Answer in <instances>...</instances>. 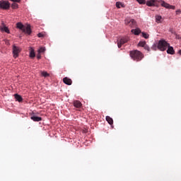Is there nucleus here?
Masks as SVG:
<instances>
[{
  "mask_svg": "<svg viewBox=\"0 0 181 181\" xmlns=\"http://www.w3.org/2000/svg\"><path fill=\"white\" fill-rule=\"evenodd\" d=\"M129 56L134 62H141L144 57V54L138 49L130 51Z\"/></svg>",
  "mask_w": 181,
  "mask_h": 181,
  "instance_id": "nucleus-1",
  "label": "nucleus"
},
{
  "mask_svg": "<svg viewBox=\"0 0 181 181\" xmlns=\"http://www.w3.org/2000/svg\"><path fill=\"white\" fill-rule=\"evenodd\" d=\"M16 28L17 29H20V30H22L23 33H26L27 35H30V33H32L30 25H27V26H25L22 23H17Z\"/></svg>",
  "mask_w": 181,
  "mask_h": 181,
  "instance_id": "nucleus-2",
  "label": "nucleus"
},
{
  "mask_svg": "<svg viewBox=\"0 0 181 181\" xmlns=\"http://www.w3.org/2000/svg\"><path fill=\"white\" fill-rule=\"evenodd\" d=\"M169 43L166 42L165 40H160L158 41V50H160V52H165L166 49H168V47L169 46Z\"/></svg>",
  "mask_w": 181,
  "mask_h": 181,
  "instance_id": "nucleus-3",
  "label": "nucleus"
},
{
  "mask_svg": "<svg viewBox=\"0 0 181 181\" xmlns=\"http://www.w3.org/2000/svg\"><path fill=\"white\" fill-rule=\"evenodd\" d=\"M0 8L1 9H8L11 8V4H9V1L1 0L0 1Z\"/></svg>",
  "mask_w": 181,
  "mask_h": 181,
  "instance_id": "nucleus-4",
  "label": "nucleus"
},
{
  "mask_svg": "<svg viewBox=\"0 0 181 181\" xmlns=\"http://www.w3.org/2000/svg\"><path fill=\"white\" fill-rule=\"evenodd\" d=\"M146 4L147 6H159L160 1L158 0H148Z\"/></svg>",
  "mask_w": 181,
  "mask_h": 181,
  "instance_id": "nucleus-5",
  "label": "nucleus"
},
{
  "mask_svg": "<svg viewBox=\"0 0 181 181\" xmlns=\"http://www.w3.org/2000/svg\"><path fill=\"white\" fill-rule=\"evenodd\" d=\"M125 25H127L128 26H130L131 28H134L135 25H136V22L135 20L132 18H126L125 21Z\"/></svg>",
  "mask_w": 181,
  "mask_h": 181,
  "instance_id": "nucleus-6",
  "label": "nucleus"
},
{
  "mask_svg": "<svg viewBox=\"0 0 181 181\" xmlns=\"http://www.w3.org/2000/svg\"><path fill=\"white\" fill-rule=\"evenodd\" d=\"M20 52H21V48H19V47H17L16 45L13 46V57L15 59L19 57Z\"/></svg>",
  "mask_w": 181,
  "mask_h": 181,
  "instance_id": "nucleus-7",
  "label": "nucleus"
},
{
  "mask_svg": "<svg viewBox=\"0 0 181 181\" xmlns=\"http://www.w3.org/2000/svg\"><path fill=\"white\" fill-rule=\"evenodd\" d=\"M129 42V37H124L120 40V41L117 43V46L119 48L122 46V45H125V43H128Z\"/></svg>",
  "mask_w": 181,
  "mask_h": 181,
  "instance_id": "nucleus-8",
  "label": "nucleus"
},
{
  "mask_svg": "<svg viewBox=\"0 0 181 181\" xmlns=\"http://www.w3.org/2000/svg\"><path fill=\"white\" fill-rule=\"evenodd\" d=\"M63 81L64 84H66L67 86H71V84H73V81L68 77L64 78Z\"/></svg>",
  "mask_w": 181,
  "mask_h": 181,
  "instance_id": "nucleus-9",
  "label": "nucleus"
},
{
  "mask_svg": "<svg viewBox=\"0 0 181 181\" xmlns=\"http://www.w3.org/2000/svg\"><path fill=\"white\" fill-rule=\"evenodd\" d=\"M167 48L168 54H175V49H173V47L170 46V44L168 45V47H167Z\"/></svg>",
  "mask_w": 181,
  "mask_h": 181,
  "instance_id": "nucleus-10",
  "label": "nucleus"
},
{
  "mask_svg": "<svg viewBox=\"0 0 181 181\" xmlns=\"http://www.w3.org/2000/svg\"><path fill=\"white\" fill-rule=\"evenodd\" d=\"M83 104H81V102L80 100H75L74 101V106L76 108H81Z\"/></svg>",
  "mask_w": 181,
  "mask_h": 181,
  "instance_id": "nucleus-11",
  "label": "nucleus"
},
{
  "mask_svg": "<svg viewBox=\"0 0 181 181\" xmlns=\"http://www.w3.org/2000/svg\"><path fill=\"white\" fill-rule=\"evenodd\" d=\"M31 119L34 121L35 122H39L40 121H42V117H37L36 115L31 116Z\"/></svg>",
  "mask_w": 181,
  "mask_h": 181,
  "instance_id": "nucleus-12",
  "label": "nucleus"
},
{
  "mask_svg": "<svg viewBox=\"0 0 181 181\" xmlns=\"http://www.w3.org/2000/svg\"><path fill=\"white\" fill-rule=\"evenodd\" d=\"M14 97L16 98V100L18 101V103H22V101L23 100V98H22V96H21L17 93L14 95Z\"/></svg>",
  "mask_w": 181,
  "mask_h": 181,
  "instance_id": "nucleus-13",
  "label": "nucleus"
},
{
  "mask_svg": "<svg viewBox=\"0 0 181 181\" xmlns=\"http://www.w3.org/2000/svg\"><path fill=\"white\" fill-rule=\"evenodd\" d=\"M106 121L110 124V125H112L114 124V120L110 116H106Z\"/></svg>",
  "mask_w": 181,
  "mask_h": 181,
  "instance_id": "nucleus-14",
  "label": "nucleus"
},
{
  "mask_svg": "<svg viewBox=\"0 0 181 181\" xmlns=\"http://www.w3.org/2000/svg\"><path fill=\"white\" fill-rule=\"evenodd\" d=\"M161 4V6H163L164 8H166L167 9H169L170 4L165 2L164 1H160Z\"/></svg>",
  "mask_w": 181,
  "mask_h": 181,
  "instance_id": "nucleus-15",
  "label": "nucleus"
},
{
  "mask_svg": "<svg viewBox=\"0 0 181 181\" xmlns=\"http://www.w3.org/2000/svg\"><path fill=\"white\" fill-rule=\"evenodd\" d=\"M132 33H134L136 35H139L141 33V29L136 28V29H133L132 30Z\"/></svg>",
  "mask_w": 181,
  "mask_h": 181,
  "instance_id": "nucleus-16",
  "label": "nucleus"
},
{
  "mask_svg": "<svg viewBox=\"0 0 181 181\" xmlns=\"http://www.w3.org/2000/svg\"><path fill=\"white\" fill-rule=\"evenodd\" d=\"M36 56V54H35V49H32L30 51V57H31V59H33V57H35Z\"/></svg>",
  "mask_w": 181,
  "mask_h": 181,
  "instance_id": "nucleus-17",
  "label": "nucleus"
},
{
  "mask_svg": "<svg viewBox=\"0 0 181 181\" xmlns=\"http://www.w3.org/2000/svg\"><path fill=\"white\" fill-rule=\"evenodd\" d=\"M146 45V42L140 41L138 44V46H140L141 47H144Z\"/></svg>",
  "mask_w": 181,
  "mask_h": 181,
  "instance_id": "nucleus-18",
  "label": "nucleus"
},
{
  "mask_svg": "<svg viewBox=\"0 0 181 181\" xmlns=\"http://www.w3.org/2000/svg\"><path fill=\"white\" fill-rule=\"evenodd\" d=\"M161 19H162V16H156V22H157V23H160Z\"/></svg>",
  "mask_w": 181,
  "mask_h": 181,
  "instance_id": "nucleus-19",
  "label": "nucleus"
},
{
  "mask_svg": "<svg viewBox=\"0 0 181 181\" xmlns=\"http://www.w3.org/2000/svg\"><path fill=\"white\" fill-rule=\"evenodd\" d=\"M2 32H6V33H10L9 28L8 27L1 28Z\"/></svg>",
  "mask_w": 181,
  "mask_h": 181,
  "instance_id": "nucleus-20",
  "label": "nucleus"
},
{
  "mask_svg": "<svg viewBox=\"0 0 181 181\" xmlns=\"http://www.w3.org/2000/svg\"><path fill=\"white\" fill-rule=\"evenodd\" d=\"M141 35L144 39H149V35L146 33H141Z\"/></svg>",
  "mask_w": 181,
  "mask_h": 181,
  "instance_id": "nucleus-21",
  "label": "nucleus"
},
{
  "mask_svg": "<svg viewBox=\"0 0 181 181\" xmlns=\"http://www.w3.org/2000/svg\"><path fill=\"white\" fill-rule=\"evenodd\" d=\"M11 8H12V9H18V4H16V3H13V4H11Z\"/></svg>",
  "mask_w": 181,
  "mask_h": 181,
  "instance_id": "nucleus-22",
  "label": "nucleus"
},
{
  "mask_svg": "<svg viewBox=\"0 0 181 181\" xmlns=\"http://www.w3.org/2000/svg\"><path fill=\"white\" fill-rule=\"evenodd\" d=\"M116 6L118 8H121V6H122L124 8V4H122V3H121L119 1H117V2H116Z\"/></svg>",
  "mask_w": 181,
  "mask_h": 181,
  "instance_id": "nucleus-23",
  "label": "nucleus"
},
{
  "mask_svg": "<svg viewBox=\"0 0 181 181\" xmlns=\"http://www.w3.org/2000/svg\"><path fill=\"white\" fill-rule=\"evenodd\" d=\"M46 51V49H45V47H40L39 49H38V53H45V52Z\"/></svg>",
  "mask_w": 181,
  "mask_h": 181,
  "instance_id": "nucleus-24",
  "label": "nucleus"
},
{
  "mask_svg": "<svg viewBox=\"0 0 181 181\" xmlns=\"http://www.w3.org/2000/svg\"><path fill=\"white\" fill-rule=\"evenodd\" d=\"M152 50H158V44H153L151 47Z\"/></svg>",
  "mask_w": 181,
  "mask_h": 181,
  "instance_id": "nucleus-25",
  "label": "nucleus"
},
{
  "mask_svg": "<svg viewBox=\"0 0 181 181\" xmlns=\"http://www.w3.org/2000/svg\"><path fill=\"white\" fill-rule=\"evenodd\" d=\"M137 2H139V4L145 5V4H146V0H136Z\"/></svg>",
  "mask_w": 181,
  "mask_h": 181,
  "instance_id": "nucleus-26",
  "label": "nucleus"
},
{
  "mask_svg": "<svg viewBox=\"0 0 181 181\" xmlns=\"http://www.w3.org/2000/svg\"><path fill=\"white\" fill-rule=\"evenodd\" d=\"M41 74L43 76V77H49V74L46 71H42Z\"/></svg>",
  "mask_w": 181,
  "mask_h": 181,
  "instance_id": "nucleus-27",
  "label": "nucleus"
},
{
  "mask_svg": "<svg viewBox=\"0 0 181 181\" xmlns=\"http://www.w3.org/2000/svg\"><path fill=\"white\" fill-rule=\"evenodd\" d=\"M144 48L145 49V50H147L148 52H151V48L149 47V46L148 45H145Z\"/></svg>",
  "mask_w": 181,
  "mask_h": 181,
  "instance_id": "nucleus-28",
  "label": "nucleus"
},
{
  "mask_svg": "<svg viewBox=\"0 0 181 181\" xmlns=\"http://www.w3.org/2000/svg\"><path fill=\"white\" fill-rule=\"evenodd\" d=\"M175 8H176V7H175V6H172L170 4V6L168 8V9H175Z\"/></svg>",
  "mask_w": 181,
  "mask_h": 181,
  "instance_id": "nucleus-29",
  "label": "nucleus"
},
{
  "mask_svg": "<svg viewBox=\"0 0 181 181\" xmlns=\"http://www.w3.org/2000/svg\"><path fill=\"white\" fill-rule=\"evenodd\" d=\"M42 58V56L40 55V53L38 52L37 55V59H40Z\"/></svg>",
  "mask_w": 181,
  "mask_h": 181,
  "instance_id": "nucleus-30",
  "label": "nucleus"
},
{
  "mask_svg": "<svg viewBox=\"0 0 181 181\" xmlns=\"http://www.w3.org/2000/svg\"><path fill=\"white\" fill-rule=\"evenodd\" d=\"M38 37H43V34L42 33H38L37 35Z\"/></svg>",
  "mask_w": 181,
  "mask_h": 181,
  "instance_id": "nucleus-31",
  "label": "nucleus"
},
{
  "mask_svg": "<svg viewBox=\"0 0 181 181\" xmlns=\"http://www.w3.org/2000/svg\"><path fill=\"white\" fill-rule=\"evenodd\" d=\"M176 13H177H177H181V10L180 9L177 10Z\"/></svg>",
  "mask_w": 181,
  "mask_h": 181,
  "instance_id": "nucleus-32",
  "label": "nucleus"
},
{
  "mask_svg": "<svg viewBox=\"0 0 181 181\" xmlns=\"http://www.w3.org/2000/svg\"><path fill=\"white\" fill-rule=\"evenodd\" d=\"M12 2H21V0H11Z\"/></svg>",
  "mask_w": 181,
  "mask_h": 181,
  "instance_id": "nucleus-33",
  "label": "nucleus"
},
{
  "mask_svg": "<svg viewBox=\"0 0 181 181\" xmlns=\"http://www.w3.org/2000/svg\"><path fill=\"white\" fill-rule=\"evenodd\" d=\"M178 54H180V55L181 56V49H180V50L178 51Z\"/></svg>",
  "mask_w": 181,
  "mask_h": 181,
  "instance_id": "nucleus-34",
  "label": "nucleus"
}]
</instances>
